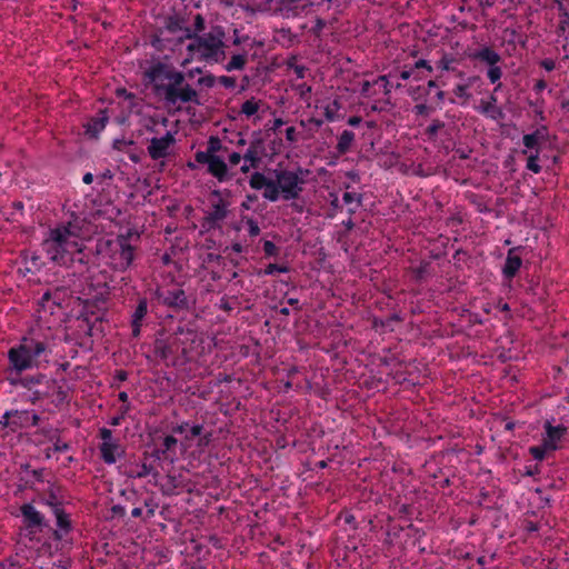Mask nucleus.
Masks as SVG:
<instances>
[{
	"instance_id": "4d7b16f0",
	"label": "nucleus",
	"mask_w": 569,
	"mask_h": 569,
	"mask_svg": "<svg viewBox=\"0 0 569 569\" xmlns=\"http://www.w3.org/2000/svg\"><path fill=\"white\" fill-rule=\"evenodd\" d=\"M196 73H201V69L200 68H194V69H191L188 71L187 73V77L192 79L194 77Z\"/></svg>"
},
{
	"instance_id": "2eb2a0df",
	"label": "nucleus",
	"mask_w": 569,
	"mask_h": 569,
	"mask_svg": "<svg viewBox=\"0 0 569 569\" xmlns=\"http://www.w3.org/2000/svg\"><path fill=\"white\" fill-rule=\"evenodd\" d=\"M66 296L67 292L63 289H56L54 291H47L43 293L39 301V317L42 319L46 318L47 315H58L63 309L62 305Z\"/></svg>"
},
{
	"instance_id": "de8ad7c7",
	"label": "nucleus",
	"mask_w": 569,
	"mask_h": 569,
	"mask_svg": "<svg viewBox=\"0 0 569 569\" xmlns=\"http://www.w3.org/2000/svg\"><path fill=\"white\" fill-rule=\"evenodd\" d=\"M361 118L360 117H350L348 120H347V123L351 127H358L360 123H361Z\"/></svg>"
},
{
	"instance_id": "0eeeda50",
	"label": "nucleus",
	"mask_w": 569,
	"mask_h": 569,
	"mask_svg": "<svg viewBox=\"0 0 569 569\" xmlns=\"http://www.w3.org/2000/svg\"><path fill=\"white\" fill-rule=\"evenodd\" d=\"M169 120L160 114L151 117L146 124L148 131L160 133L158 127L164 129V134L152 137L148 144V153L153 160H160L169 157L176 143V132L167 130Z\"/></svg>"
},
{
	"instance_id": "13d9d810",
	"label": "nucleus",
	"mask_w": 569,
	"mask_h": 569,
	"mask_svg": "<svg viewBox=\"0 0 569 569\" xmlns=\"http://www.w3.org/2000/svg\"><path fill=\"white\" fill-rule=\"evenodd\" d=\"M9 416H10V412L9 411H6L2 417H1V420H0V423H2L3 426H7L9 423L8 419H9Z\"/></svg>"
},
{
	"instance_id": "e2e57ef3",
	"label": "nucleus",
	"mask_w": 569,
	"mask_h": 569,
	"mask_svg": "<svg viewBox=\"0 0 569 569\" xmlns=\"http://www.w3.org/2000/svg\"><path fill=\"white\" fill-rule=\"evenodd\" d=\"M0 569H17V567L12 562H10V563H2L0 566Z\"/></svg>"
},
{
	"instance_id": "f257e3e1",
	"label": "nucleus",
	"mask_w": 569,
	"mask_h": 569,
	"mask_svg": "<svg viewBox=\"0 0 569 569\" xmlns=\"http://www.w3.org/2000/svg\"><path fill=\"white\" fill-rule=\"evenodd\" d=\"M139 233L128 230L113 239H101L97 243L98 266H90L83 274V283L79 293L87 309L94 307L99 311L107 310L110 295L111 274L100 268L108 266L114 271H126L133 262Z\"/></svg>"
},
{
	"instance_id": "9b49d317",
	"label": "nucleus",
	"mask_w": 569,
	"mask_h": 569,
	"mask_svg": "<svg viewBox=\"0 0 569 569\" xmlns=\"http://www.w3.org/2000/svg\"><path fill=\"white\" fill-rule=\"evenodd\" d=\"M470 58L488 67L487 77L491 83L496 84L493 91L498 92L502 87L500 82L502 69L499 66L501 62V56L492 48L485 46L472 52Z\"/></svg>"
},
{
	"instance_id": "a18cd8bd",
	"label": "nucleus",
	"mask_w": 569,
	"mask_h": 569,
	"mask_svg": "<svg viewBox=\"0 0 569 569\" xmlns=\"http://www.w3.org/2000/svg\"><path fill=\"white\" fill-rule=\"evenodd\" d=\"M68 449H69V445L59 439L53 443L54 451L61 452V451H67Z\"/></svg>"
},
{
	"instance_id": "4468645a",
	"label": "nucleus",
	"mask_w": 569,
	"mask_h": 569,
	"mask_svg": "<svg viewBox=\"0 0 569 569\" xmlns=\"http://www.w3.org/2000/svg\"><path fill=\"white\" fill-rule=\"evenodd\" d=\"M194 159L198 163L206 164L208 167V172L218 181L224 182L232 178L228 164L221 157L217 154L203 153V151H197Z\"/></svg>"
},
{
	"instance_id": "a211bd4d",
	"label": "nucleus",
	"mask_w": 569,
	"mask_h": 569,
	"mask_svg": "<svg viewBox=\"0 0 569 569\" xmlns=\"http://www.w3.org/2000/svg\"><path fill=\"white\" fill-rule=\"evenodd\" d=\"M477 82H480V78L477 76H470L463 82L455 86L452 92L461 104H466L470 100L471 93L469 90Z\"/></svg>"
},
{
	"instance_id": "cd10ccee",
	"label": "nucleus",
	"mask_w": 569,
	"mask_h": 569,
	"mask_svg": "<svg viewBox=\"0 0 569 569\" xmlns=\"http://www.w3.org/2000/svg\"><path fill=\"white\" fill-rule=\"evenodd\" d=\"M342 199L348 207V211L353 213L360 207L362 197L357 192H345Z\"/></svg>"
},
{
	"instance_id": "c85d7f7f",
	"label": "nucleus",
	"mask_w": 569,
	"mask_h": 569,
	"mask_svg": "<svg viewBox=\"0 0 569 569\" xmlns=\"http://www.w3.org/2000/svg\"><path fill=\"white\" fill-rule=\"evenodd\" d=\"M242 164H241V171L243 173H247L250 171V169L254 168L257 166V162H258V158L256 156V152L252 151V150H248L243 156H242Z\"/></svg>"
},
{
	"instance_id": "c9c22d12",
	"label": "nucleus",
	"mask_w": 569,
	"mask_h": 569,
	"mask_svg": "<svg viewBox=\"0 0 569 569\" xmlns=\"http://www.w3.org/2000/svg\"><path fill=\"white\" fill-rule=\"evenodd\" d=\"M445 127V123L440 120H435L428 128L427 134L430 139H433L438 131Z\"/></svg>"
},
{
	"instance_id": "774afa93",
	"label": "nucleus",
	"mask_w": 569,
	"mask_h": 569,
	"mask_svg": "<svg viewBox=\"0 0 569 569\" xmlns=\"http://www.w3.org/2000/svg\"><path fill=\"white\" fill-rule=\"evenodd\" d=\"M338 202H339L338 197H337V196H335V197H333V200L331 201V204H332L335 208H337V207H338Z\"/></svg>"
},
{
	"instance_id": "a878e982",
	"label": "nucleus",
	"mask_w": 569,
	"mask_h": 569,
	"mask_svg": "<svg viewBox=\"0 0 569 569\" xmlns=\"http://www.w3.org/2000/svg\"><path fill=\"white\" fill-rule=\"evenodd\" d=\"M353 142H355V133L350 130H343L340 133V136L338 138L337 146H336L338 153L339 154L347 153L350 150Z\"/></svg>"
},
{
	"instance_id": "680f3d73",
	"label": "nucleus",
	"mask_w": 569,
	"mask_h": 569,
	"mask_svg": "<svg viewBox=\"0 0 569 569\" xmlns=\"http://www.w3.org/2000/svg\"><path fill=\"white\" fill-rule=\"evenodd\" d=\"M283 123L284 122H283L282 119H280V118L274 119V121H273V129L280 128L281 126H283Z\"/></svg>"
},
{
	"instance_id": "2f4dec72",
	"label": "nucleus",
	"mask_w": 569,
	"mask_h": 569,
	"mask_svg": "<svg viewBox=\"0 0 569 569\" xmlns=\"http://www.w3.org/2000/svg\"><path fill=\"white\" fill-rule=\"evenodd\" d=\"M523 146L527 150L536 149L539 142L537 132L525 134L522 138Z\"/></svg>"
},
{
	"instance_id": "b1692460",
	"label": "nucleus",
	"mask_w": 569,
	"mask_h": 569,
	"mask_svg": "<svg viewBox=\"0 0 569 569\" xmlns=\"http://www.w3.org/2000/svg\"><path fill=\"white\" fill-rule=\"evenodd\" d=\"M262 106L263 103L260 100L254 98L248 99L241 104L240 113L248 119L254 118V120H259L258 113Z\"/></svg>"
},
{
	"instance_id": "aec40b11",
	"label": "nucleus",
	"mask_w": 569,
	"mask_h": 569,
	"mask_svg": "<svg viewBox=\"0 0 569 569\" xmlns=\"http://www.w3.org/2000/svg\"><path fill=\"white\" fill-rule=\"evenodd\" d=\"M161 452L167 459L176 461L178 459V455L180 453V442L172 435L166 436L161 443Z\"/></svg>"
},
{
	"instance_id": "bb28decb",
	"label": "nucleus",
	"mask_w": 569,
	"mask_h": 569,
	"mask_svg": "<svg viewBox=\"0 0 569 569\" xmlns=\"http://www.w3.org/2000/svg\"><path fill=\"white\" fill-rule=\"evenodd\" d=\"M107 121L106 116L91 119L86 126L87 133L93 137L98 136L104 129Z\"/></svg>"
},
{
	"instance_id": "c03bdc74",
	"label": "nucleus",
	"mask_w": 569,
	"mask_h": 569,
	"mask_svg": "<svg viewBox=\"0 0 569 569\" xmlns=\"http://www.w3.org/2000/svg\"><path fill=\"white\" fill-rule=\"evenodd\" d=\"M242 156L239 152H232L228 157V162L231 167L238 166L241 162Z\"/></svg>"
},
{
	"instance_id": "58836bf2",
	"label": "nucleus",
	"mask_w": 569,
	"mask_h": 569,
	"mask_svg": "<svg viewBox=\"0 0 569 569\" xmlns=\"http://www.w3.org/2000/svg\"><path fill=\"white\" fill-rule=\"evenodd\" d=\"M227 216V209L224 206H216L213 211L211 212V217L214 219V220H221L223 219L224 217Z\"/></svg>"
},
{
	"instance_id": "c756f323",
	"label": "nucleus",
	"mask_w": 569,
	"mask_h": 569,
	"mask_svg": "<svg viewBox=\"0 0 569 569\" xmlns=\"http://www.w3.org/2000/svg\"><path fill=\"white\" fill-rule=\"evenodd\" d=\"M246 66V56L244 54H234L231 57L230 61L224 66L227 71L233 70H242Z\"/></svg>"
},
{
	"instance_id": "f3484780",
	"label": "nucleus",
	"mask_w": 569,
	"mask_h": 569,
	"mask_svg": "<svg viewBox=\"0 0 569 569\" xmlns=\"http://www.w3.org/2000/svg\"><path fill=\"white\" fill-rule=\"evenodd\" d=\"M498 99L493 91L487 100H481L476 110L485 117L499 121L505 117L502 109L497 104Z\"/></svg>"
},
{
	"instance_id": "603ef678",
	"label": "nucleus",
	"mask_w": 569,
	"mask_h": 569,
	"mask_svg": "<svg viewBox=\"0 0 569 569\" xmlns=\"http://www.w3.org/2000/svg\"><path fill=\"white\" fill-rule=\"evenodd\" d=\"M541 66L548 71H551L555 68V63L552 60H543Z\"/></svg>"
},
{
	"instance_id": "9d476101",
	"label": "nucleus",
	"mask_w": 569,
	"mask_h": 569,
	"mask_svg": "<svg viewBox=\"0 0 569 569\" xmlns=\"http://www.w3.org/2000/svg\"><path fill=\"white\" fill-rule=\"evenodd\" d=\"M20 511L23 521V528L21 530L22 538L28 539L31 542H40L39 535L48 528L43 515L31 503L22 505Z\"/></svg>"
},
{
	"instance_id": "ea45409f",
	"label": "nucleus",
	"mask_w": 569,
	"mask_h": 569,
	"mask_svg": "<svg viewBox=\"0 0 569 569\" xmlns=\"http://www.w3.org/2000/svg\"><path fill=\"white\" fill-rule=\"evenodd\" d=\"M431 108L425 103L416 104L412 109L417 116H428L431 112Z\"/></svg>"
},
{
	"instance_id": "a19ab883",
	"label": "nucleus",
	"mask_w": 569,
	"mask_h": 569,
	"mask_svg": "<svg viewBox=\"0 0 569 569\" xmlns=\"http://www.w3.org/2000/svg\"><path fill=\"white\" fill-rule=\"evenodd\" d=\"M263 251H264L266 256L273 257L277 254V247L272 241L266 240L263 242Z\"/></svg>"
},
{
	"instance_id": "72a5a7b5",
	"label": "nucleus",
	"mask_w": 569,
	"mask_h": 569,
	"mask_svg": "<svg viewBox=\"0 0 569 569\" xmlns=\"http://www.w3.org/2000/svg\"><path fill=\"white\" fill-rule=\"evenodd\" d=\"M288 272V268L284 267V266H279V264H276V263H270L266 267V269L263 270V274L266 276H272L274 273H286Z\"/></svg>"
},
{
	"instance_id": "412c9836",
	"label": "nucleus",
	"mask_w": 569,
	"mask_h": 569,
	"mask_svg": "<svg viewBox=\"0 0 569 569\" xmlns=\"http://www.w3.org/2000/svg\"><path fill=\"white\" fill-rule=\"evenodd\" d=\"M148 311V302L146 299H141L131 316L132 333L134 337L140 335L141 323Z\"/></svg>"
},
{
	"instance_id": "39448f33",
	"label": "nucleus",
	"mask_w": 569,
	"mask_h": 569,
	"mask_svg": "<svg viewBox=\"0 0 569 569\" xmlns=\"http://www.w3.org/2000/svg\"><path fill=\"white\" fill-rule=\"evenodd\" d=\"M181 31L182 34L179 39L184 38L189 40V43L186 46L189 57L181 61V66H186L190 60L217 63L224 59V32L221 28H214L202 36H193L189 28Z\"/></svg>"
},
{
	"instance_id": "f8f14e48",
	"label": "nucleus",
	"mask_w": 569,
	"mask_h": 569,
	"mask_svg": "<svg viewBox=\"0 0 569 569\" xmlns=\"http://www.w3.org/2000/svg\"><path fill=\"white\" fill-rule=\"evenodd\" d=\"M391 76H379L372 81H365L361 86V93L365 97L373 98V104L371 108L373 110L380 109V103H385L388 101V96L391 91L392 83L389 78Z\"/></svg>"
},
{
	"instance_id": "f704fd0d",
	"label": "nucleus",
	"mask_w": 569,
	"mask_h": 569,
	"mask_svg": "<svg viewBox=\"0 0 569 569\" xmlns=\"http://www.w3.org/2000/svg\"><path fill=\"white\" fill-rule=\"evenodd\" d=\"M221 148V142L218 138L210 137L207 150L203 153L216 154L217 151Z\"/></svg>"
},
{
	"instance_id": "7ed1b4c3",
	"label": "nucleus",
	"mask_w": 569,
	"mask_h": 569,
	"mask_svg": "<svg viewBox=\"0 0 569 569\" xmlns=\"http://www.w3.org/2000/svg\"><path fill=\"white\" fill-rule=\"evenodd\" d=\"M309 176L310 170L301 167L276 169L272 177L262 172L252 173L249 184L254 190H262V197L268 201H291L300 197Z\"/></svg>"
},
{
	"instance_id": "e433bc0d",
	"label": "nucleus",
	"mask_w": 569,
	"mask_h": 569,
	"mask_svg": "<svg viewBox=\"0 0 569 569\" xmlns=\"http://www.w3.org/2000/svg\"><path fill=\"white\" fill-rule=\"evenodd\" d=\"M247 230L250 237H257L260 233L258 222L251 218L246 220Z\"/></svg>"
},
{
	"instance_id": "6e6d98bb",
	"label": "nucleus",
	"mask_w": 569,
	"mask_h": 569,
	"mask_svg": "<svg viewBox=\"0 0 569 569\" xmlns=\"http://www.w3.org/2000/svg\"><path fill=\"white\" fill-rule=\"evenodd\" d=\"M142 515V509L140 507H136L131 510V516L133 518H138Z\"/></svg>"
},
{
	"instance_id": "393cba45",
	"label": "nucleus",
	"mask_w": 569,
	"mask_h": 569,
	"mask_svg": "<svg viewBox=\"0 0 569 569\" xmlns=\"http://www.w3.org/2000/svg\"><path fill=\"white\" fill-rule=\"evenodd\" d=\"M323 110L326 119L330 122L339 120L340 116V103L337 100H323L320 104Z\"/></svg>"
},
{
	"instance_id": "423d86ee",
	"label": "nucleus",
	"mask_w": 569,
	"mask_h": 569,
	"mask_svg": "<svg viewBox=\"0 0 569 569\" xmlns=\"http://www.w3.org/2000/svg\"><path fill=\"white\" fill-rule=\"evenodd\" d=\"M43 341L24 337L20 343L8 352L9 362L16 371H23L38 366L40 356L46 351Z\"/></svg>"
},
{
	"instance_id": "79ce46f5",
	"label": "nucleus",
	"mask_w": 569,
	"mask_h": 569,
	"mask_svg": "<svg viewBox=\"0 0 569 569\" xmlns=\"http://www.w3.org/2000/svg\"><path fill=\"white\" fill-rule=\"evenodd\" d=\"M219 83L224 88L232 89L236 86V79L227 76H221L218 79Z\"/></svg>"
},
{
	"instance_id": "6ab92c4d",
	"label": "nucleus",
	"mask_w": 569,
	"mask_h": 569,
	"mask_svg": "<svg viewBox=\"0 0 569 569\" xmlns=\"http://www.w3.org/2000/svg\"><path fill=\"white\" fill-rule=\"evenodd\" d=\"M158 297L169 307H182L186 305V295L182 289L161 291L158 293Z\"/></svg>"
},
{
	"instance_id": "473e14b6",
	"label": "nucleus",
	"mask_w": 569,
	"mask_h": 569,
	"mask_svg": "<svg viewBox=\"0 0 569 569\" xmlns=\"http://www.w3.org/2000/svg\"><path fill=\"white\" fill-rule=\"evenodd\" d=\"M527 169L530 170L533 173H539L541 170V167L539 164V154L538 151L533 154H530L527 160Z\"/></svg>"
},
{
	"instance_id": "8fccbe9b",
	"label": "nucleus",
	"mask_w": 569,
	"mask_h": 569,
	"mask_svg": "<svg viewBox=\"0 0 569 569\" xmlns=\"http://www.w3.org/2000/svg\"><path fill=\"white\" fill-rule=\"evenodd\" d=\"M568 23H569V19L561 17V20L559 22V31H560V33H565Z\"/></svg>"
},
{
	"instance_id": "5fc2aeb1",
	"label": "nucleus",
	"mask_w": 569,
	"mask_h": 569,
	"mask_svg": "<svg viewBox=\"0 0 569 569\" xmlns=\"http://www.w3.org/2000/svg\"><path fill=\"white\" fill-rule=\"evenodd\" d=\"M187 7L193 6L198 8L200 6V0H181Z\"/></svg>"
},
{
	"instance_id": "1a4fd4ad",
	"label": "nucleus",
	"mask_w": 569,
	"mask_h": 569,
	"mask_svg": "<svg viewBox=\"0 0 569 569\" xmlns=\"http://www.w3.org/2000/svg\"><path fill=\"white\" fill-rule=\"evenodd\" d=\"M171 431L181 437L180 453L187 452L193 446H197L198 451L202 452L211 442V433H203L202 425H191L184 421L172 427Z\"/></svg>"
},
{
	"instance_id": "dca6fc26",
	"label": "nucleus",
	"mask_w": 569,
	"mask_h": 569,
	"mask_svg": "<svg viewBox=\"0 0 569 569\" xmlns=\"http://www.w3.org/2000/svg\"><path fill=\"white\" fill-rule=\"evenodd\" d=\"M46 505H48L54 517L57 529L53 531L54 538L57 540H62L71 530V521L69 515L63 511L61 505L56 500L54 497L46 500Z\"/></svg>"
},
{
	"instance_id": "052dcab7",
	"label": "nucleus",
	"mask_w": 569,
	"mask_h": 569,
	"mask_svg": "<svg viewBox=\"0 0 569 569\" xmlns=\"http://www.w3.org/2000/svg\"><path fill=\"white\" fill-rule=\"evenodd\" d=\"M119 400L122 401V402H127L129 397H128V393L124 392V391H121L118 396Z\"/></svg>"
},
{
	"instance_id": "338daca9",
	"label": "nucleus",
	"mask_w": 569,
	"mask_h": 569,
	"mask_svg": "<svg viewBox=\"0 0 569 569\" xmlns=\"http://www.w3.org/2000/svg\"><path fill=\"white\" fill-rule=\"evenodd\" d=\"M437 98H438L439 100H443V98H445V93H443V91L439 90V91L437 92Z\"/></svg>"
},
{
	"instance_id": "69168bd1",
	"label": "nucleus",
	"mask_w": 569,
	"mask_h": 569,
	"mask_svg": "<svg viewBox=\"0 0 569 569\" xmlns=\"http://www.w3.org/2000/svg\"><path fill=\"white\" fill-rule=\"evenodd\" d=\"M118 378H119L120 380H124V379L127 378V373H126L124 371H120V372L118 373Z\"/></svg>"
},
{
	"instance_id": "5701e85b",
	"label": "nucleus",
	"mask_w": 569,
	"mask_h": 569,
	"mask_svg": "<svg viewBox=\"0 0 569 569\" xmlns=\"http://www.w3.org/2000/svg\"><path fill=\"white\" fill-rule=\"evenodd\" d=\"M420 69H425L427 72L432 71V67L430 66V63L427 60L420 59L415 63V66L411 69L402 70L399 73V78L403 81H407L411 78H413L415 80H420L422 78L419 74Z\"/></svg>"
},
{
	"instance_id": "ddd939ff",
	"label": "nucleus",
	"mask_w": 569,
	"mask_h": 569,
	"mask_svg": "<svg viewBox=\"0 0 569 569\" xmlns=\"http://www.w3.org/2000/svg\"><path fill=\"white\" fill-rule=\"evenodd\" d=\"M101 443L99 446L100 457L107 465H114L118 459L123 457L124 449L112 435V431L106 427L99 429Z\"/></svg>"
},
{
	"instance_id": "864d4df0",
	"label": "nucleus",
	"mask_w": 569,
	"mask_h": 569,
	"mask_svg": "<svg viewBox=\"0 0 569 569\" xmlns=\"http://www.w3.org/2000/svg\"><path fill=\"white\" fill-rule=\"evenodd\" d=\"M82 181L86 183V184H90L92 181H93V174L91 172H87L84 173L83 178H82Z\"/></svg>"
},
{
	"instance_id": "0e129e2a",
	"label": "nucleus",
	"mask_w": 569,
	"mask_h": 569,
	"mask_svg": "<svg viewBox=\"0 0 569 569\" xmlns=\"http://www.w3.org/2000/svg\"><path fill=\"white\" fill-rule=\"evenodd\" d=\"M232 249H233L236 252H241V250H242L241 244H239V243L233 244Z\"/></svg>"
},
{
	"instance_id": "3c124183",
	"label": "nucleus",
	"mask_w": 569,
	"mask_h": 569,
	"mask_svg": "<svg viewBox=\"0 0 569 569\" xmlns=\"http://www.w3.org/2000/svg\"><path fill=\"white\" fill-rule=\"evenodd\" d=\"M122 419H123V415H121V416H116V417H112V418L109 420V423H110L111 426H113V427H117V426H119V425L121 423Z\"/></svg>"
},
{
	"instance_id": "6e6552de",
	"label": "nucleus",
	"mask_w": 569,
	"mask_h": 569,
	"mask_svg": "<svg viewBox=\"0 0 569 569\" xmlns=\"http://www.w3.org/2000/svg\"><path fill=\"white\" fill-rule=\"evenodd\" d=\"M567 435V427L563 425H553L551 420L543 423L541 443L529 448V452L537 461H542L546 456L561 447V441Z\"/></svg>"
},
{
	"instance_id": "09e8293b",
	"label": "nucleus",
	"mask_w": 569,
	"mask_h": 569,
	"mask_svg": "<svg viewBox=\"0 0 569 569\" xmlns=\"http://www.w3.org/2000/svg\"><path fill=\"white\" fill-rule=\"evenodd\" d=\"M295 134H296V129L293 127H288L286 129V138H287V140L293 141L295 140Z\"/></svg>"
},
{
	"instance_id": "20e7f679",
	"label": "nucleus",
	"mask_w": 569,
	"mask_h": 569,
	"mask_svg": "<svg viewBox=\"0 0 569 569\" xmlns=\"http://www.w3.org/2000/svg\"><path fill=\"white\" fill-rule=\"evenodd\" d=\"M144 76L154 91L163 96L167 103L198 102L197 90L189 83H184L186 76L176 71L167 60H152Z\"/></svg>"
},
{
	"instance_id": "37998d69",
	"label": "nucleus",
	"mask_w": 569,
	"mask_h": 569,
	"mask_svg": "<svg viewBox=\"0 0 569 569\" xmlns=\"http://www.w3.org/2000/svg\"><path fill=\"white\" fill-rule=\"evenodd\" d=\"M561 17L569 19V11L563 0H553Z\"/></svg>"
},
{
	"instance_id": "bf43d9fd",
	"label": "nucleus",
	"mask_w": 569,
	"mask_h": 569,
	"mask_svg": "<svg viewBox=\"0 0 569 569\" xmlns=\"http://www.w3.org/2000/svg\"><path fill=\"white\" fill-rule=\"evenodd\" d=\"M545 88H546V83H545V81H542V80L538 81V82L536 83V86H535L536 91H541V90H543Z\"/></svg>"
},
{
	"instance_id": "4c0bfd02",
	"label": "nucleus",
	"mask_w": 569,
	"mask_h": 569,
	"mask_svg": "<svg viewBox=\"0 0 569 569\" xmlns=\"http://www.w3.org/2000/svg\"><path fill=\"white\" fill-rule=\"evenodd\" d=\"M203 30H204V19L202 18L201 14H197L194 17L193 30H191V33L193 36H197L196 33L202 32Z\"/></svg>"
},
{
	"instance_id": "4be33fe9",
	"label": "nucleus",
	"mask_w": 569,
	"mask_h": 569,
	"mask_svg": "<svg viewBox=\"0 0 569 569\" xmlns=\"http://www.w3.org/2000/svg\"><path fill=\"white\" fill-rule=\"evenodd\" d=\"M513 252L515 249L509 250L505 266L502 268L503 276L508 279H511L516 276L522 263L521 258L516 256Z\"/></svg>"
},
{
	"instance_id": "f03ea898",
	"label": "nucleus",
	"mask_w": 569,
	"mask_h": 569,
	"mask_svg": "<svg viewBox=\"0 0 569 569\" xmlns=\"http://www.w3.org/2000/svg\"><path fill=\"white\" fill-rule=\"evenodd\" d=\"M42 246L49 259L59 264L73 266L79 263L80 286L83 283L84 240L77 224L68 222L51 228L43 239Z\"/></svg>"
},
{
	"instance_id": "49530a36",
	"label": "nucleus",
	"mask_w": 569,
	"mask_h": 569,
	"mask_svg": "<svg viewBox=\"0 0 569 569\" xmlns=\"http://www.w3.org/2000/svg\"><path fill=\"white\" fill-rule=\"evenodd\" d=\"M197 83L200 86L211 87L213 84V79L211 77H199L197 79Z\"/></svg>"
},
{
	"instance_id": "7c9ffc66",
	"label": "nucleus",
	"mask_w": 569,
	"mask_h": 569,
	"mask_svg": "<svg viewBox=\"0 0 569 569\" xmlns=\"http://www.w3.org/2000/svg\"><path fill=\"white\" fill-rule=\"evenodd\" d=\"M455 58L450 54H443L438 61L437 67L442 71H450L453 69Z\"/></svg>"
}]
</instances>
